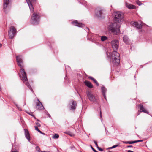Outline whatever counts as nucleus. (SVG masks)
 I'll list each match as a JSON object with an SVG mask.
<instances>
[{
	"label": "nucleus",
	"mask_w": 152,
	"mask_h": 152,
	"mask_svg": "<svg viewBox=\"0 0 152 152\" xmlns=\"http://www.w3.org/2000/svg\"><path fill=\"white\" fill-rule=\"evenodd\" d=\"M16 58L18 65L21 68L20 69V72L21 75H20V77L22 80L27 86L30 89L32 90L31 87L28 82L26 74L25 72L24 69L22 68L23 66L22 65V59L19 56H17Z\"/></svg>",
	"instance_id": "f257e3e1"
},
{
	"label": "nucleus",
	"mask_w": 152,
	"mask_h": 152,
	"mask_svg": "<svg viewBox=\"0 0 152 152\" xmlns=\"http://www.w3.org/2000/svg\"><path fill=\"white\" fill-rule=\"evenodd\" d=\"M107 57L110 58L111 62L115 66H117L119 64L120 61V55L119 53L114 50L111 53H107Z\"/></svg>",
	"instance_id": "f03ea898"
},
{
	"label": "nucleus",
	"mask_w": 152,
	"mask_h": 152,
	"mask_svg": "<svg viewBox=\"0 0 152 152\" xmlns=\"http://www.w3.org/2000/svg\"><path fill=\"white\" fill-rule=\"evenodd\" d=\"M120 27L119 24L114 22L107 26V29L109 31L113 34L118 35L120 32Z\"/></svg>",
	"instance_id": "7ed1b4c3"
},
{
	"label": "nucleus",
	"mask_w": 152,
	"mask_h": 152,
	"mask_svg": "<svg viewBox=\"0 0 152 152\" xmlns=\"http://www.w3.org/2000/svg\"><path fill=\"white\" fill-rule=\"evenodd\" d=\"M113 16L114 17V22L118 23L123 20V15L120 12L117 11L113 12Z\"/></svg>",
	"instance_id": "20e7f679"
},
{
	"label": "nucleus",
	"mask_w": 152,
	"mask_h": 152,
	"mask_svg": "<svg viewBox=\"0 0 152 152\" xmlns=\"http://www.w3.org/2000/svg\"><path fill=\"white\" fill-rule=\"evenodd\" d=\"M40 16L39 14L34 13L30 20L31 23L33 24H37L39 21Z\"/></svg>",
	"instance_id": "39448f33"
},
{
	"label": "nucleus",
	"mask_w": 152,
	"mask_h": 152,
	"mask_svg": "<svg viewBox=\"0 0 152 152\" xmlns=\"http://www.w3.org/2000/svg\"><path fill=\"white\" fill-rule=\"evenodd\" d=\"M87 96L90 101L96 102L97 100V96L93 95L90 91H88L86 92Z\"/></svg>",
	"instance_id": "423d86ee"
},
{
	"label": "nucleus",
	"mask_w": 152,
	"mask_h": 152,
	"mask_svg": "<svg viewBox=\"0 0 152 152\" xmlns=\"http://www.w3.org/2000/svg\"><path fill=\"white\" fill-rule=\"evenodd\" d=\"M10 31H9V37L10 39H12L16 34V30L15 28L12 26L10 27Z\"/></svg>",
	"instance_id": "0eeeda50"
},
{
	"label": "nucleus",
	"mask_w": 152,
	"mask_h": 152,
	"mask_svg": "<svg viewBox=\"0 0 152 152\" xmlns=\"http://www.w3.org/2000/svg\"><path fill=\"white\" fill-rule=\"evenodd\" d=\"M111 44L114 50L118 49L119 47V42L118 40L116 39L112 40Z\"/></svg>",
	"instance_id": "6e6552de"
},
{
	"label": "nucleus",
	"mask_w": 152,
	"mask_h": 152,
	"mask_svg": "<svg viewBox=\"0 0 152 152\" xmlns=\"http://www.w3.org/2000/svg\"><path fill=\"white\" fill-rule=\"evenodd\" d=\"M26 1L29 6L30 11L31 12H33L34 11L33 4L35 3L36 0H26Z\"/></svg>",
	"instance_id": "1a4fd4ad"
},
{
	"label": "nucleus",
	"mask_w": 152,
	"mask_h": 152,
	"mask_svg": "<svg viewBox=\"0 0 152 152\" xmlns=\"http://www.w3.org/2000/svg\"><path fill=\"white\" fill-rule=\"evenodd\" d=\"M77 105V104L76 102L75 101L72 100L70 102L69 106L71 110H75Z\"/></svg>",
	"instance_id": "9d476101"
},
{
	"label": "nucleus",
	"mask_w": 152,
	"mask_h": 152,
	"mask_svg": "<svg viewBox=\"0 0 152 152\" xmlns=\"http://www.w3.org/2000/svg\"><path fill=\"white\" fill-rule=\"evenodd\" d=\"M36 108L37 110H40L44 109L43 105L38 99H37V102L36 103Z\"/></svg>",
	"instance_id": "9b49d317"
},
{
	"label": "nucleus",
	"mask_w": 152,
	"mask_h": 152,
	"mask_svg": "<svg viewBox=\"0 0 152 152\" xmlns=\"http://www.w3.org/2000/svg\"><path fill=\"white\" fill-rule=\"evenodd\" d=\"M104 14L102 12V10H96V16L98 18H102L104 17Z\"/></svg>",
	"instance_id": "f8f14e48"
},
{
	"label": "nucleus",
	"mask_w": 152,
	"mask_h": 152,
	"mask_svg": "<svg viewBox=\"0 0 152 152\" xmlns=\"http://www.w3.org/2000/svg\"><path fill=\"white\" fill-rule=\"evenodd\" d=\"M101 91L102 93V95L104 98V99L107 100V99L106 95V93L107 92V89L103 86H102L101 87Z\"/></svg>",
	"instance_id": "ddd939ff"
},
{
	"label": "nucleus",
	"mask_w": 152,
	"mask_h": 152,
	"mask_svg": "<svg viewBox=\"0 0 152 152\" xmlns=\"http://www.w3.org/2000/svg\"><path fill=\"white\" fill-rule=\"evenodd\" d=\"M72 23L73 25L80 27H83L85 26L82 23H78L77 20L73 21L72 22Z\"/></svg>",
	"instance_id": "4468645a"
},
{
	"label": "nucleus",
	"mask_w": 152,
	"mask_h": 152,
	"mask_svg": "<svg viewBox=\"0 0 152 152\" xmlns=\"http://www.w3.org/2000/svg\"><path fill=\"white\" fill-rule=\"evenodd\" d=\"M133 26H134L138 28H140L142 27V23H138L136 22H134L132 23Z\"/></svg>",
	"instance_id": "2eb2a0df"
},
{
	"label": "nucleus",
	"mask_w": 152,
	"mask_h": 152,
	"mask_svg": "<svg viewBox=\"0 0 152 152\" xmlns=\"http://www.w3.org/2000/svg\"><path fill=\"white\" fill-rule=\"evenodd\" d=\"M25 132V134L26 137L28 141L30 140V137L28 131L27 129H24Z\"/></svg>",
	"instance_id": "dca6fc26"
},
{
	"label": "nucleus",
	"mask_w": 152,
	"mask_h": 152,
	"mask_svg": "<svg viewBox=\"0 0 152 152\" xmlns=\"http://www.w3.org/2000/svg\"><path fill=\"white\" fill-rule=\"evenodd\" d=\"M138 106L139 107L140 111V112H143L146 113H148V111L143 107L142 105L139 104Z\"/></svg>",
	"instance_id": "f3484780"
},
{
	"label": "nucleus",
	"mask_w": 152,
	"mask_h": 152,
	"mask_svg": "<svg viewBox=\"0 0 152 152\" xmlns=\"http://www.w3.org/2000/svg\"><path fill=\"white\" fill-rule=\"evenodd\" d=\"M123 39L124 42L127 44H129L130 43V40L128 37L126 35H125L123 37Z\"/></svg>",
	"instance_id": "a211bd4d"
},
{
	"label": "nucleus",
	"mask_w": 152,
	"mask_h": 152,
	"mask_svg": "<svg viewBox=\"0 0 152 152\" xmlns=\"http://www.w3.org/2000/svg\"><path fill=\"white\" fill-rule=\"evenodd\" d=\"M84 83L89 88H91L93 87L92 84L89 81L86 80L84 81Z\"/></svg>",
	"instance_id": "6ab92c4d"
},
{
	"label": "nucleus",
	"mask_w": 152,
	"mask_h": 152,
	"mask_svg": "<svg viewBox=\"0 0 152 152\" xmlns=\"http://www.w3.org/2000/svg\"><path fill=\"white\" fill-rule=\"evenodd\" d=\"M10 0H4V1L3 9L5 11V9L7 8L8 5L9 4Z\"/></svg>",
	"instance_id": "aec40b11"
},
{
	"label": "nucleus",
	"mask_w": 152,
	"mask_h": 152,
	"mask_svg": "<svg viewBox=\"0 0 152 152\" xmlns=\"http://www.w3.org/2000/svg\"><path fill=\"white\" fill-rule=\"evenodd\" d=\"M126 6L127 7L130 9H134L136 8L135 6L127 3H126Z\"/></svg>",
	"instance_id": "412c9836"
},
{
	"label": "nucleus",
	"mask_w": 152,
	"mask_h": 152,
	"mask_svg": "<svg viewBox=\"0 0 152 152\" xmlns=\"http://www.w3.org/2000/svg\"><path fill=\"white\" fill-rule=\"evenodd\" d=\"M80 2L82 4L84 5L86 7L88 8V7L87 3L86 1H84V0H80Z\"/></svg>",
	"instance_id": "4be33fe9"
},
{
	"label": "nucleus",
	"mask_w": 152,
	"mask_h": 152,
	"mask_svg": "<svg viewBox=\"0 0 152 152\" xmlns=\"http://www.w3.org/2000/svg\"><path fill=\"white\" fill-rule=\"evenodd\" d=\"M88 78L91 79L92 81H93L96 83L97 86H99V83H98L96 80L94 78L91 76L89 77Z\"/></svg>",
	"instance_id": "5701e85b"
},
{
	"label": "nucleus",
	"mask_w": 152,
	"mask_h": 152,
	"mask_svg": "<svg viewBox=\"0 0 152 152\" xmlns=\"http://www.w3.org/2000/svg\"><path fill=\"white\" fill-rule=\"evenodd\" d=\"M107 39V38L105 36H103L101 37V39L102 41H104Z\"/></svg>",
	"instance_id": "b1692460"
},
{
	"label": "nucleus",
	"mask_w": 152,
	"mask_h": 152,
	"mask_svg": "<svg viewBox=\"0 0 152 152\" xmlns=\"http://www.w3.org/2000/svg\"><path fill=\"white\" fill-rule=\"evenodd\" d=\"M66 133L68 134L69 135L71 136H74V134H73L70 132H66Z\"/></svg>",
	"instance_id": "393cba45"
},
{
	"label": "nucleus",
	"mask_w": 152,
	"mask_h": 152,
	"mask_svg": "<svg viewBox=\"0 0 152 152\" xmlns=\"http://www.w3.org/2000/svg\"><path fill=\"white\" fill-rule=\"evenodd\" d=\"M123 142L125 144H132V141H123Z\"/></svg>",
	"instance_id": "a878e982"
},
{
	"label": "nucleus",
	"mask_w": 152,
	"mask_h": 152,
	"mask_svg": "<svg viewBox=\"0 0 152 152\" xmlns=\"http://www.w3.org/2000/svg\"><path fill=\"white\" fill-rule=\"evenodd\" d=\"M118 146V145H114L111 147L108 148V149H112L115 148L117 147Z\"/></svg>",
	"instance_id": "bb28decb"
},
{
	"label": "nucleus",
	"mask_w": 152,
	"mask_h": 152,
	"mask_svg": "<svg viewBox=\"0 0 152 152\" xmlns=\"http://www.w3.org/2000/svg\"><path fill=\"white\" fill-rule=\"evenodd\" d=\"M136 2L137 4L139 6L140 5L142 4L141 2L139 0H137Z\"/></svg>",
	"instance_id": "cd10ccee"
},
{
	"label": "nucleus",
	"mask_w": 152,
	"mask_h": 152,
	"mask_svg": "<svg viewBox=\"0 0 152 152\" xmlns=\"http://www.w3.org/2000/svg\"><path fill=\"white\" fill-rule=\"evenodd\" d=\"M90 147L94 151V152H98V151L95 150L91 145H90Z\"/></svg>",
	"instance_id": "c85d7f7f"
},
{
	"label": "nucleus",
	"mask_w": 152,
	"mask_h": 152,
	"mask_svg": "<svg viewBox=\"0 0 152 152\" xmlns=\"http://www.w3.org/2000/svg\"><path fill=\"white\" fill-rule=\"evenodd\" d=\"M97 148H98V150L100 151H103V150L102 149L99 147V146H97Z\"/></svg>",
	"instance_id": "c756f323"
},
{
	"label": "nucleus",
	"mask_w": 152,
	"mask_h": 152,
	"mask_svg": "<svg viewBox=\"0 0 152 152\" xmlns=\"http://www.w3.org/2000/svg\"><path fill=\"white\" fill-rule=\"evenodd\" d=\"M52 138L53 139L57 138V134H55L54 135H53V136Z\"/></svg>",
	"instance_id": "7c9ffc66"
},
{
	"label": "nucleus",
	"mask_w": 152,
	"mask_h": 152,
	"mask_svg": "<svg viewBox=\"0 0 152 152\" xmlns=\"http://www.w3.org/2000/svg\"><path fill=\"white\" fill-rule=\"evenodd\" d=\"M36 150L38 152H39L40 150L38 146H37L36 147Z\"/></svg>",
	"instance_id": "2f4dec72"
},
{
	"label": "nucleus",
	"mask_w": 152,
	"mask_h": 152,
	"mask_svg": "<svg viewBox=\"0 0 152 152\" xmlns=\"http://www.w3.org/2000/svg\"><path fill=\"white\" fill-rule=\"evenodd\" d=\"M100 116L101 118V121L102 122V112H101V110H100Z\"/></svg>",
	"instance_id": "473e14b6"
},
{
	"label": "nucleus",
	"mask_w": 152,
	"mask_h": 152,
	"mask_svg": "<svg viewBox=\"0 0 152 152\" xmlns=\"http://www.w3.org/2000/svg\"><path fill=\"white\" fill-rule=\"evenodd\" d=\"M93 141L94 142V143L95 144L96 147H97V146H98V144H97V142H96V141H95V140H94Z\"/></svg>",
	"instance_id": "72a5a7b5"
},
{
	"label": "nucleus",
	"mask_w": 152,
	"mask_h": 152,
	"mask_svg": "<svg viewBox=\"0 0 152 152\" xmlns=\"http://www.w3.org/2000/svg\"><path fill=\"white\" fill-rule=\"evenodd\" d=\"M36 125L39 127H40L41 126V125L38 122H37L36 123Z\"/></svg>",
	"instance_id": "f704fd0d"
},
{
	"label": "nucleus",
	"mask_w": 152,
	"mask_h": 152,
	"mask_svg": "<svg viewBox=\"0 0 152 152\" xmlns=\"http://www.w3.org/2000/svg\"><path fill=\"white\" fill-rule=\"evenodd\" d=\"M35 129L37 131H39V129L38 128V127L37 126H35Z\"/></svg>",
	"instance_id": "c9c22d12"
},
{
	"label": "nucleus",
	"mask_w": 152,
	"mask_h": 152,
	"mask_svg": "<svg viewBox=\"0 0 152 152\" xmlns=\"http://www.w3.org/2000/svg\"><path fill=\"white\" fill-rule=\"evenodd\" d=\"M137 142V140L134 141H132V144L134 143Z\"/></svg>",
	"instance_id": "e433bc0d"
},
{
	"label": "nucleus",
	"mask_w": 152,
	"mask_h": 152,
	"mask_svg": "<svg viewBox=\"0 0 152 152\" xmlns=\"http://www.w3.org/2000/svg\"><path fill=\"white\" fill-rule=\"evenodd\" d=\"M16 106L17 107H18V109L20 110V111H21L22 110L21 109V108L20 107H19L18 105H16Z\"/></svg>",
	"instance_id": "4c0bfd02"
},
{
	"label": "nucleus",
	"mask_w": 152,
	"mask_h": 152,
	"mask_svg": "<svg viewBox=\"0 0 152 152\" xmlns=\"http://www.w3.org/2000/svg\"><path fill=\"white\" fill-rule=\"evenodd\" d=\"M142 141H143V140H137V142H142Z\"/></svg>",
	"instance_id": "58836bf2"
},
{
	"label": "nucleus",
	"mask_w": 152,
	"mask_h": 152,
	"mask_svg": "<svg viewBox=\"0 0 152 152\" xmlns=\"http://www.w3.org/2000/svg\"><path fill=\"white\" fill-rule=\"evenodd\" d=\"M127 147H133V146L131 145L127 146Z\"/></svg>",
	"instance_id": "ea45409f"
},
{
	"label": "nucleus",
	"mask_w": 152,
	"mask_h": 152,
	"mask_svg": "<svg viewBox=\"0 0 152 152\" xmlns=\"http://www.w3.org/2000/svg\"><path fill=\"white\" fill-rule=\"evenodd\" d=\"M38 132H39L40 133H41V134H43V133L40 130H39V131H38Z\"/></svg>",
	"instance_id": "a19ab883"
},
{
	"label": "nucleus",
	"mask_w": 152,
	"mask_h": 152,
	"mask_svg": "<svg viewBox=\"0 0 152 152\" xmlns=\"http://www.w3.org/2000/svg\"><path fill=\"white\" fill-rule=\"evenodd\" d=\"M43 152H49V151H43Z\"/></svg>",
	"instance_id": "79ce46f5"
},
{
	"label": "nucleus",
	"mask_w": 152,
	"mask_h": 152,
	"mask_svg": "<svg viewBox=\"0 0 152 152\" xmlns=\"http://www.w3.org/2000/svg\"><path fill=\"white\" fill-rule=\"evenodd\" d=\"M18 152V151H12V152Z\"/></svg>",
	"instance_id": "37998d69"
},
{
	"label": "nucleus",
	"mask_w": 152,
	"mask_h": 152,
	"mask_svg": "<svg viewBox=\"0 0 152 152\" xmlns=\"http://www.w3.org/2000/svg\"><path fill=\"white\" fill-rule=\"evenodd\" d=\"M2 46V45L0 44V48Z\"/></svg>",
	"instance_id": "c03bdc74"
},
{
	"label": "nucleus",
	"mask_w": 152,
	"mask_h": 152,
	"mask_svg": "<svg viewBox=\"0 0 152 152\" xmlns=\"http://www.w3.org/2000/svg\"><path fill=\"white\" fill-rule=\"evenodd\" d=\"M48 116H49V117H50V115L49 114H48Z\"/></svg>",
	"instance_id": "a18cd8bd"
},
{
	"label": "nucleus",
	"mask_w": 152,
	"mask_h": 152,
	"mask_svg": "<svg viewBox=\"0 0 152 152\" xmlns=\"http://www.w3.org/2000/svg\"><path fill=\"white\" fill-rule=\"evenodd\" d=\"M39 152H43V151H40Z\"/></svg>",
	"instance_id": "49530a36"
},
{
	"label": "nucleus",
	"mask_w": 152,
	"mask_h": 152,
	"mask_svg": "<svg viewBox=\"0 0 152 152\" xmlns=\"http://www.w3.org/2000/svg\"><path fill=\"white\" fill-rule=\"evenodd\" d=\"M108 152H112V151H109Z\"/></svg>",
	"instance_id": "de8ad7c7"
},
{
	"label": "nucleus",
	"mask_w": 152,
	"mask_h": 152,
	"mask_svg": "<svg viewBox=\"0 0 152 152\" xmlns=\"http://www.w3.org/2000/svg\"><path fill=\"white\" fill-rule=\"evenodd\" d=\"M59 137V135H58V138Z\"/></svg>",
	"instance_id": "09e8293b"
},
{
	"label": "nucleus",
	"mask_w": 152,
	"mask_h": 152,
	"mask_svg": "<svg viewBox=\"0 0 152 152\" xmlns=\"http://www.w3.org/2000/svg\"><path fill=\"white\" fill-rule=\"evenodd\" d=\"M72 148H75V147L74 146H73V147H72Z\"/></svg>",
	"instance_id": "8fccbe9b"
},
{
	"label": "nucleus",
	"mask_w": 152,
	"mask_h": 152,
	"mask_svg": "<svg viewBox=\"0 0 152 152\" xmlns=\"http://www.w3.org/2000/svg\"><path fill=\"white\" fill-rule=\"evenodd\" d=\"M140 114V113H139L138 114V115H139Z\"/></svg>",
	"instance_id": "3c124183"
},
{
	"label": "nucleus",
	"mask_w": 152,
	"mask_h": 152,
	"mask_svg": "<svg viewBox=\"0 0 152 152\" xmlns=\"http://www.w3.org/2000/svg\"><path fill=\"white\" fill-rule=\"evenodd\" d=\"M37 121H39V120H37Z\"/></svg>",
	"instance_id": "603ef678"
}]
</instances>
